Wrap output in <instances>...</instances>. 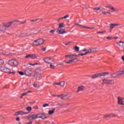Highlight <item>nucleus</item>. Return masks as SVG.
<instances>
[{
	"instance_id": "4",
	"label": "nucleus",
	"mask_w": 124,
	"mask_h": 124,
	"mask_svg": "<svg viewBox=\"0 0 124 124\" xmlns=\"http://www.w3.org/2000/svg\"><path fill=\"white\" fill-rule=\"evenodd\" d=\"M37 115V119H42V120H46L47 119L48 117H47V115L45 113H39L38 114H36Z\"/></svg>"
},
{
	"instance_id": "16",
	"label": "nucleus",
	"mask_w": 124,
	"mask_h": 124,
	"mask_svg": "<svg viewBox=\"0 0 124 124\" xmlns=\"http://www.w3.org/2000/svg\"><path fill=\"white\" fill-rule=\"evenodd\" d=\"M2 69L3 72H5L6 73H10V71H11L10 69L5 67H3V68H2Z\"/></svg>"
},
{
	"instance_id": "30",
	"label": "nucleus",
	"mask_w": 124,
	"mask_h": 124,
	"mask_svg": "<svg viewBox=\"0 0 124 124\" xmlns=\"http://www.w3.org/2000/svg\"><path fill=\"white\" fill-rule=\"evenodd\" d=\"M103 81V84H108V79L104 78L102 80Z\"/></svg>"
},
{
	"instance_id": "41",
	"label": "nucleus",
	"mask_w": 124,
	"mask_h": 124,
	"mask_svg": "<svg viewBox=\"0 0 124 124\" xmlns=\"http://www.w3.org/2000/svg\"><path fill=\"white\" fill-rule=\"evenodd\" d=\"M107 39H108V40H112V39H113V37L111 36L107 37Z\"/></svg>"
},
{
	"instance_id": "55",
	"label": "nucleus",
	"mask_w": 124,
	"mask_h": 124,
	"mask_svg": "<svg viewBox=\"0 0 124 124\" xmlns=\"http://www.w3.org/2000/svg\"><path fill=\"white\" fill-rule=\"evenodd\" d=\"M63 18H62V17L60 18L59 19H57V21L59 22L60 21V20L62 19Z\"/></svg>"
},
{
	"instance_id": "13",
	"label": "nucleus",
	"mask_w": 124,
	"mask_h": 124,
	"mask_svg": "<svg viewBox=\"0 0 124 124\" xmlns=\"http://www.w3.org/2000/svg\"><path fill=\"white\" fill-rule=\"evenodd\" d=\"M57 32H58L59 34H63V33H66V32H67L64 31V29H62V28H58Z\"/></svg>"
},
{
	"instance_id": "32",
	"label": "nucleus",
	"mask_w": 124,
	"mask_h": 124,
	"mask_svg": "<svg viewBox=\"0 0 124 124\" xmlns=\"http://www.w3.org/2000/svg\"><path fill=\"white\" fill-rule=\"evenodd\" d=\"M31 93V91H28L27 92L23 93L22 94V96L26 95V94H28V93Z\"/></svg>"
},
{
	"instance_id": "12",
	"label": "nucleus",
	"mask_w": 124,
	"mask_h": 124,
	"mask_svg": "<svg viewBox=\"0 0 124 124\" xmlns=\"http://www.w3.org/2000/svg\"><path fill=\"white\" fill-rule=\"evenodd\" d=\"M76 26H79V27L83 28H85V29H89V30H93V29H94V27H85L84 26V25H81L79 24V23H76L75 24Z\"/></svg>"
},
{
	"instance_id": "38",
	"label": "nucleus",
	"mask_w": 124,
	"mask_h": 124,
	"mask_svg": "<svg viewBox=\"0 0 124 124\" xmlns=\"http://www.w3.org/2000/svg\"><path fill=\"white\" fill-rule=\"evenodd\" d=\"M68 17H69V15H67L63 17H61V19H67V18H68Z\"/></svg>"
},
{
	"instance_id": "36",
	"label": "nucleus",
	"mask_w": 124,
	"mask_h": 124,
	"mask_svg": "<svg viewBox=\"0 0 124 124\" xmlns=\"http://www.w3.org/2000/svg\"><path fill=\"white\" fill-rule=\"evenodd\" d=\"M60 86H61V87H64V81H62L59 83Z\"/></svg>"
},
{
	"instance_id": "49",
	"label": "nucleus",
	"mask_w": 124,
	"mask_h": 124,
	"mask_svg": "<svg viewBox=\"0 0 124 124\" xmlns=\"http://www.w3.org/2000/svg\"><path fill=\"white\" fill-rule=\"evenodd\" d=\"M33 108H34V109L37 110V109H38V106H36L34 107Z\"/></svg>"
},
{
	"instance_id": "26",
	"label": "nucleus",
	"mask_w": 124,
	"mask_h": 124,
	"mask_svg": "<svg viewBox=\"0 0 124 124\" xmlns=\"http://www.w3.org/2000/svg\"><path fill=\"white\" fill-rule=\"evenodd\" d=\"M108 8L110 9V10H112V11H118L117 9L115 8V7L112 6H109Z\"/></svg>"
},
{
	"instance_id": "27",
	"label": "nucleus",
	"mask_w": 124,
	"mask_h": 124,
	"mask_svg": "<svg viewBox=\"0 0 124 124\" xmlns=\"http://www.w3.org/2000/svg\"><path fill=\"white\" fill-rule=\"evenodd\" d=\"M110 76L112 78H116L117 76H119L118 75V73L117 72L116 74H110Z\"/></svg>"
},
{
	"instance_id": "14",
	"label": "nucleus",
	"mask_w": 124,
	"mask_h": 124,
	"mask_svg": "<svg viewBox=\"0 0 124 124\" xmlns=\"http://www.w3.org/2000/svg\"><path fill=\"white\" fill-rule=\"evenodd\" d=\"M34 78L36 80H41V78H42V77H41V75L39 74L36 73L34 74Z\"/></svg>"
},
{
	"instance_id": "35",
	"label": "nucleus",
	"mask_w": 124,
	"mask_h": 124,
	"mask_svg": "<svg viewBox=\"0 0 124 124\" xmlns=\"http://www.w3.org/2000/svg\"><path fill=\"white\" fill-rule=\"evenodd\" d=\"M62 27H63V23H61L59 24L58 29H62Z\"/></svg>"
},
{
	"instance_id": "7",
	"label": "nucleus",
	"mask_w": 124,
	"mask_h": 124,
	"mask_svg": "<svg viewBox=\"0 0 124 124\" xmlns=\"http://www.w3.org/2000/svg\"><path fill=\"white\" fill-rule=\"evenodd\" d=\"M124 98L122 97H118L117 98V104L118 105H124Z\"/></svg>"
},
{
	"instance_id": "61",
	"label": "nucleus",
	"mask_w": 124,
	"mask_h": 124,
	"mask_svg": "<svg viewBox=\"0 0 124 124\" xmlns=\"http://www.w3.org/2000/svg\"><path fill=\"white\" fill-rule=\"evenodd\" d=\"M23 119H27V116H24V117H23Z\"/></svg>"
},
{
	"instance_id": "33",
	"label": "nucleus",
	"mask_w": 124,
	"mask_h": 124,
	"mask_svg": "<svg viewBox=\"0 0 124 124\" xmlns=\"http://www.w3.org/2000/svg\"><path fill=\"white\" fill-rule=\"evenodd\" d=\"M26 110L28 112H31V107H28L26 108Z\"/></svg>"
},
{
	"instance_id": "42",
	"label": "nucleus",
	"mask_w": 124,
	"mask_h": 124,
	"mask_svg": "<svg viewBox=\"0 0 124 124\" xmlns=\"http://www.w3.org/2000/svg\"><path fill=\"white\" fill-rule=\"evenodd\" d=\"M93 10H96V11H98V10H100V8L96 7L95 8H93Z\"/></svg>"
},
{
	"instance_id": "37",
	"label": "nucleus",
	"mask_w": 124,
	"mask_h": 124,
	"mask_svg": "<svg viewBox=\"0 0 124 124\" xmlns=\"http://www.w3.org/2000/svg\"><path fill=\"white\" fill-rule=\"evenodd\" d=\"M110 116L109 114L106 115L104 116L103 119H109Z\"/></svg>"
},
{
	"instance_id": "31",
	"label": "nucleus",
	"mask_w": 124,
	"mask_h": 124,
	"mask_svg": "<svg viewBox=\"0 0 124 124\" xmlns=\"http://www.w3.org/2000/svg\"><path fill=\"white\" fill-rule=\"evenodd\" d=\"M106 32V31H99L97 32V33H100L101 34H104Z\"/></svg>"
},
{
	"instance_id": "23",
	"label": "nucleus",
	"mask_w": 124,
	"mask_h": 124,
	"mask_svg": "<svg viewBox=\"0 0 124 124\" xmlns=\"http://www.w3.org/2000/svg\"><path fill=\"white\" fill-rule=\"evenodd\" d=\"M44 61H45V62H47L48 63H50V61H51V58L50 57H47L44 59Z\"/></svg>"
},
{
	"instance_id": "48",
	"label": "nucleus",
	"mask_w": 124,
	"mask_h": 124,
	"mask_svg": "<svg viewBox=\"0 0 124 124\" xmlns=\"http://www.w3.org/2000/svg\"><path fill=\"white\" fill-rule=\"evenodd\" d=\"M18 73H19L20 75H24V72L21 71H19Z\"/></svg>"
},
{
	"instance_id": "28",
	"label": "nucleus",
	"mask_w": 124,
	"mask_h": 124,
	"mask_svg": "<svg viewBox=\"0 0 124 124\" xmlns=\"http://www.w3.org/2000/svg\"><path fill=\"white\" fill-rule=\"evenodd\" d=\"M112 84H114V80L113 79L108 80V84L112 85Z\"/></svg>"
},
{
	"instance_id": "6",
	"label": "nucleus",
	"mask_w": 124,
	"mask_h": 124,
	"mask_svg": "<svg viewBox=\"0 0 124 124\" xmlns=\"http://www.w3.org/2000/svg\"><path fill=\"white\" fill-rule=\"evenodd\" d=\"M27 119L28 121H32L37 119V115L36 114L29 115L27 116Z\"/></svg>"
},
{
	"instance_id": "64",
	"label": "nucleus",
	"mask_w": 124,
	"mask_h": 124,
	"mask_svg": "<svg viewBox=\"0 0 124 124\" xmlns=\"http://www.w3.org/2000/svg\"><path fill=\"white\" fill-rule=\"evenodd\" d=\"M23 95H22L21 97H20V98H23Z\"/></svg>"
},
{
	"instance_id": "24",
	"label": "nucleus",
	"mask_w": 124,
	"mask_h": 124,
	"mask_svg": "<svg viewBox=\"0 0 124 124\" xmlns=\"http://www.w3.org/2000/svg\"><path fill=\"white\" fill-rule=\"evenodd\" d=\"M5 31H6V29L5 27L0 26V32Z\"/></svg>"
},
{
	"instance_id": "39",
	"label": "nucleus",
	"mask_w": 124,
	"mask_h": 124,
	"mask_svg": "<svg viewBox=\"0 0 124 124\" xmlns=\"http://www.w3.org/2000/svg\"><path fill=\"white\" fill-rule=\"evenodd\" d=\"M111 117L112 118H117V115L114 113H111Z\"/></svg>"
},
{
	"instance_id": "34",
	"label": "nucleus",
	"mask_w": 124,
	"mask_h": 124,
	"mask_svg": "<svg viewBox=\"0 0 124 124\" xmlns=\"http://www.w3.org/2000/svg\"><path fill=\"white\" fill-rule=\"evenodd\" d=\"M74 49L75 51H77L78 52L79 51V46H75L74 47Z\"/></svg>"
},
{
	"instance_id": "57",
	"label": "nucleus",
	"mask_w": 124,
	"mask_h": 124,
	"mask_svg": "<svg viewBox=\"0 0 124 124\" xmlns=\"http://www.w3.org/2000/svg\"><path fill=\"white\" fill-rule=\"evenodd\" d=\"M122 61H123V62H124V56H122Z\"/></svg>"
},
{
	"instance_id": "56",
	"label": "nucleus",
	"mask_w": 124,
	"mask_h": 124,
	"mask_svg": "<svg viewBox=\"0 0 124 124\" xmlns=\"http://www.w3.org/2000/svg\"><path fill=\"white\" fill-rule=\"evenodd\" d=\"M32 22H36V20L32 19L31 20Z\"/></svg>"
},
{
	"instance_id": "3",
	"label": "nucleus",
	"mask_w": 124,
	"mask_h": 124,
	"mask_svg": "<svg viewBox=\"0 0 124 124\" xmlns=\"http://www.w3.org/2000/svg\"><path fill=\"white\" fill-rule=\"evenodd\" d=\"M108 72L99 73L92 75L91 78L92 79H95V78H97L99 76H106V75H108Z\"/></svg>"
},
{
	"instance_id": "60",
	"label": "nucleus",
	"mask_w": 124,
	"mask_h": 124,
	"mask_svg": "<svg viewBox=\"0 0 124 124\" xmlns=\"http://www.w3.org/2000/svg\"><path fill=\"white\" fill-rule=\"evenodd\" d=\"M10 73H12V74H15V72H10Z\"/></svg>"
},
{
	"instance_id": "53",
	"label": "nucleus",
	"mask_w": 124,
	"mask_h": 124,
	"mask_svg": "<svg viewBox=\"0 0 124 124\" xmlns=\"http://www.w3.org/2000/svg\"><path fill=\"white\" fill-rule=\"evenodd\" d=\"M34 87H35V88H36L37 87V84L36 83H34L33 85Z\"/></svg>"
},
{
	"instance_id": "2",
	"label": "nucleus",
	"mask_w": 124,
	"mask_h": 124,
	"mask_svg": "<svg viewBox=\"0 0 124 124\" xmlns=\"http://www.w3.org/2000/svg\"><path fill=\"white\" fill-rule=\"evenodd\" d=\"M80 52H82L81 54H78V57L79 56H85V55H87V54H89V53H92L93 52V49L90 48L88 49H87L86 48H84L80 51Z\"/></svg>"
},
{
	"instance_id": "17",
	"label": "nucleus",
	"mask_w": 124,
	"mask_h": 124,
	"mask_svg": "<svg viewBox=\"0 0 124 124\" xmlns=\"http://www.w3.org/2000/svg\"><path fill=\"white\" fill-rule=\"evenodd\" d=\"M13 23H14V22H13V21L5 23L4 25V26L5 28H9V27H11V25H12L13 24Z\"/></svg>"
},
{
	"instance_id": "21",
	"label": "nucleus",
	"mask_w": 124,
	"mask_h": 124,
	"mask_svg": "<svg viewBox=\"0 0 124 124\" xmlns=\"http://www.w3.org/2000/svg\"><path fill=\"white\" fill-rule=\"evenodd\" d=\"M117 75L118 76L120 75H124V69L123 70H120L117 72Z\"/></svg>"
},
{
	"instance_id": "51",
	"label": "nucleus",
	"mask_w": 124,
	"mask_h": 124,
	"mask_svg": "<svg viewBox=\"0 0 124 124\" xmlns=\"http://www.w3.org/2000/svg\"><path fill=\"white\" fill-rule=\"evenodd\" d=\"M16 121H17V122H20V118L19 117L16 118Z\"/></svg>"
},
{
	"instance_id": "62",
	"label": "nucleus",
	"mask_w": 124,
	"mask_h": 124,
	"mask_svg": "<svg viewBox=\"0 0 124 124\" xmlns=\"http://www.w3.org/2000/svg\"><path fill=\"white\" fill-rule=\"evenodd\" d=\"M107 14H111V13L110 12H107Z\"/></svg>"
},
{
	"instance_id": "54",
	"label": "nucleus",
	"mask_w": 124,
	"mask_h": 124,
	"mask_svg": "<svg viewBox=\"0 0 124 124\" xmlns=\"http://www.w3.org/2000/svg\"><path fill=\"white\" fill-rule=\"evenodd\" d=\"M118 37H113V39H118Z\"/></svg>"
},
{
	"instance_id": "59",
	"label": "nucleus",
	"mask_w": 124,
	"mask_h": 124,
	"mask_svg": "<svg viewBox=\"0 0 124 124\" xmlns=\"http://www.w3.org/2000/svg\"><path fill=\"white\" fill-rule=\"evenodd\" d=\"M70 43H69H69H66V44H65V45H66H66H68V44H69Z\"/></svg>"
},
{
	"instance_id": "52",
	"label": "nucleus",
	"mask_w": 124,
	"mask_h": 124,
	"mask_svg": "<svg viewBox=\"0 0 124 124\" xmlns=\"http://www.w3.org/2000/svg\"><path fill=\"white\" fill-rule=\"evenodd\" d=\"M42 51H43V52H45V51H46V48H43L42 49Z\"/></svg>"
},
{
	"instance_id": "20",
	"label": "nucleus",
	"mask_w": 124,
	"mask_h": 124,
	"mask_svg": "<svg viewBox=\"0 0 124 124\" xmlns=\"http://www.w3.org/2000/svg\"><path fill=\"white\" fill-rule=\"evenodd\" d=\"M117 26H120L119 24H109V28L110 30H112V29H114L115 27Z\"/></svg>"
},
{
	"instance_id": "58",
	"label": "nucleus",
	"mask_w": 124,
	"mask_h": 124,
	"mask_svg": "<svg viewBox=\"0 0 124 124\" xmlns=\"http://www.w3.org/2000/svg\"><path fill=\"white\" fill-rule=\"evenodd\" d=\"M109 115V118H112V114H111V113H110Z\"/></svg>"
},
{
	"instance_id": "15",
	"label": "nucleus",
	"mask_w": 124,
	"mask_h": 124,
	"mask_svg": "<svg viewBox=\"0 0 124 124\" xmlns=\"http://www.w3.org/2000/svg\"><path fill=\"white\" fill-rule=\"evenodd\" d=\"M85 90V86L81 85L78 88L77 93H80V92H83Z\"/></svg>"
},
{
	"instance_id": "47",
	"label": "nucleus",
	"mask_w": 124,
	"mask_h": 124,
	"mask_svg": "<svg viewBox=\"0 0 124 124\" xmlns=\"http://www.w3.org/2000/svg\"><path fill=\"white\" fill-rule=\"evenodd\" d=\"M50 68L54 69V68H55V66H54V65L51 64L50 65Z\"/></svg>"
},
{
	"instance_id": "19",
	"label": "nucleus",
	"mask_w": 124,
	"mask_h": 124,
	"mask_svg": "<svg viewBox=\"0 0 124 124\" xmlns=\"http://www.w3.org/2000/svg\"><path fill=\"white\" fill-rule=\"evenodd\" d=\"M25 73L27 76H31L32 74V72L31 70L28 69L25 71Z\"/></svg>"
},
{
	"instance_id": "1",
	"label": "nucleus",
	"mask_w": 124,
	"mask_h": 124,
	"mask_svg": "<svg viewBox=\"0 0 124 124\" xmlns=\"http://www.w3.org/2000/svg\"><path fill=\"white\" fill-rule=\"evenodd\" d=\"M44 43V40L43 39H39L34 40L32 43L33 46H40Z\"/></svg>"
},
{
	"instance_id": "8",
	"label": "nucleus",
	"mask_w": 124,
	"mask_h": 124,
	"mask_svg": "<svg viewBox=\"0 0 124 124\" xmlns=\"http://www.w3.org/2000/svg\"><path fill=\"white\" fill-rule=\"evenodd\" d=\"M31 31H29L27 33H21L18 35V37H19V38H21V37H25L26 36H29V35H31Z\"/></svg>"
},
{
	"instance_id": "44",
	"label": "nucleus",
	"mask_w": 124,
	"mask_h": 124,
	"mask_svg": "<svg viewBox=\"0 0 124 124\" xmlns=\"http://www.w3.org/2000/svg\"><path fill=\"white\" fill-rule=\"evenodd\" d=\"M38 63H33V64H32V63H29V65H38Z\"/></svg>"
},
{
	"instance_id": "9",
	"label": "nucleus",
	"mask_w": 124,
	"mask_h": 124,
	"mask_svg": "<svg viewBox=\"0 0 124 124\" xmlns=\"http://www.w3.org/2000/svg\"><path fill=\"white\" fill-rule=\"evenodd\" d=\"M25 58L26 59L30 58V59H31L32 60V59H37V56H36V55H35L34 54H28L25 56Z\"/></svg>"
},
{
	"instance_id": "22",
	"label": "nucleus",
	"mask_w": 124,
	"mask_h": 124,
	"mask_svg": "<svg viewBox=\"0 0 124 124\" xmlns=\"http://www.w3.org/2000/svg\"><path fill=\"white\" fill-rule=\"evenodd\" d=\"M116 44L119 46L124 47V42H122V41L116 42Z\"/></svg>"
},
{
	"instance_id": "63",
	"label": "nucleus",
	"mask_w": 124,
	"mask_h": 124,
	"mask_svg": "<svg viewBox=\"0 0 124 124\" xmlns=\"http://www.w3.org/2000/svg\"><path fill=\"white\" fill-rule=\"evenodd\" d=\"M55 85H60V83H55Z\"/></svg>"
},
{
	"instance_id": "10",
	"label": "nucleus",
	"mask_w": 124,
	"mask_h": 124,
	"mask_svg": "<svg viewBox=\"0 0 124 124\" xmlns=\"http://www.w3.org/2000/svg\"><path fill=\"white\" fill-rule=\"evenodd\" d=\"M53 96H57L58 97H61V99H62V100L64 99H68V98L69 97V96H68V95H64L63 96L62 95H55Z\"/></svg>"
},
{
	"instance_id": "18",
	"label": "nucleus",
	"mask_w": 124,
	"mask_h": 124,
	"mask_svg": "<svg viewBox=\"0 0 124 124\" xmlns=\"http://www.w3.org/2000/svg\"><path fill=\"white\" fill-rule=\"evenodd\" d=\"M66 59H72L73 57H78V55L71 54V55H66L65 56Z\"/></svg>"
},
{
	"instance_id": "25",
	"label": "nucleus",
	"mask_w": 124,
	"mask_h": 124,
	"mask_svg": "<svg viewBox=\"0 0 124 124\" xmlns=\"http://www.w3.org/2000/svg\"><path fill=\"white\" fill-rule=\"evenodd\" d=\"M55 110H56V108H53L52 110L48 111V115H53V113H55Z\"/></svg>"
},
{
	"instance_id": "50",
	"label": "nucleus",
	"mask_w": 124,
	"mask_h": 124,
	"mask_svg": "<svg viewBox=\"0 0 124 124\" xmlns=\"http://www.w3.org/2000/svg\"><path fill=\"white\" fill-rule=\"evenodd\" d=\"M102 14H103V15H106L107 12H102Z\"/></svg>"
},
{
	"instance_id": "43",
	"label": "nucleus",
	"mask_w": 124,
	"mask_h": 124,
	"mask_svg": "<svg viewBox=\"0 0 124 124\" xmlns=\"http://www.w3.org/2000/svg\"><path fill=\"white\" fill-rule=\"evenodd\" d=\"M27 23V21H22L19 23L20 25H24V24H26Z\"/></svg>"
},
{
	"instance_id": "11",
	"label": "nucleus",
	"mask_w": 124,
	"mask_h": 124,
	"mask_svg": "<svg viewBox=\"0 0 124 124\" xmlns=\"http://www.w3.org/2000/svg\"><path fill=\"white\" fill-rule=\"evenodd\" d=\"M29 114V112H25L24 111H18L15 113V116H19V115H26Z\"/></svg>"
},
{
	"instance_id": "45",
	"label": "nucleus",
	"mask_w": 124,
	"mask_h": 124,
	"mask_svg": "<svg viewBox=\"0 0 124 124\" xmlns=\"http://www.w3.org/2000/svg\"><path fill=\"white\" fill-rule=\"evenodd\" d=\"M55 31H56L55 30H51L49 32L50 33H55Z\"/></svg>"
},
{
	"instance_id": "29",
	"label": "nucleus",
	"mask_w": 124,
	"mask_h": 124,
	"mask_svg": "<svg viewBox=\"0 0 124 124\" xmlns=\"http://www.w3.org/2000/svg\"><path fill=\"white\" fill-rule=\"evenodd\" d=\"M74 61H75V59H72L70 60L69 62H65V63H72V62H74Z\"/></svg>"
},
{
	"instance_id": "5",
	"label": "nucleus",
	"mask_w": 124,
	"mask_h": 124,
	"mask_svg": "<svg viewBox=\"0 0 124 124\" xmlns=\"http://www.w3.org/2000/svg\"><path fill=\"white\" fill-rule=\"evenodd\" d=\"M19 62L16 60H11L9 61L8 64L11 66H16Z\"/></svg>"
},
{
	"instance_id": "46",
	"label": "nucleus",
	"mask_w": 124,
	"mask_h": 124,
	"mask_svg": "<svg viewBox=\"0 0 124 124\" xmlns=\"http://www.w3.org/2000/svg\"><path fill=\"white\" fill-rule=\"evenodd\" d=\"M47 106H49V104H44V105H43V107H47Z\"/></svg>"
},
{
	"instance_id": "40",
	"label": "nucleus",
	"mask_w": 124,
	"mask_h": 124,
	"mask_svg": "<svg viewBox=\"0 0 124 124\" xmlns=\"http://www.w3.org/2000/svg\"><path fill=\"white\" fill-rule=\"evenodd\" d=\"M4 63V61L2 59H0V64H3Z\"/></svg>"
}]
</instances>
